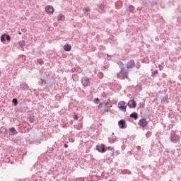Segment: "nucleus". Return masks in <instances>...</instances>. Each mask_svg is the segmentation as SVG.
<instances>
[{
	"label": "nucleus",
	"instance_id": "obj_11",
	"mask_svg": "<svg viewBox=\"0 0 181 181\" xmlns=\"http://www.w3.org/2000/svg\"><path fill=\"white\" fill-rule=\"evenodd\" d=\"M64 49L65 52H70L71 50V45L66 44L64 45Z\"/></svg>",
	"mask_w": 181,
	"mask_h": 181
},
{
	"label": "nucleus",
	"instance_id": "obj_20",
	"mask_svg": "<svg viewBox=\"0 0 181 181\" xmlns=\"http://www.w3.org/2000/svg\"><path fill=\"white\" fill-rule=\"evenodd\" d=\"M74 119H76V120L78 119V116L77 115H74Z\"/></svg>",
	"mask_w": 181,
	"mask_h": 181
},
{
	"label": "nucleus",
	"instance_id": "obj_9",
	"mask_svg": "<svg viewBox=\"0 0 181 181\" xmlns=\"http://www.w3.org/2000/svg\"><path fill=\"white\" fill-rule=\"evenodd\" d=\"M135 67V62L129 61L127 64V69H134Z\"/></svg>",
	"mask_w": 181,
	"mask_h": 181
},
{
	"label": "nucleus",
	"instance_id": "obj_18",
	"mask_svg": "<svg viewBox=\"0 0 181 181\" xmlns=\"http://www.w3.org/2000/svg\"><path fill=\"white\" fill-rule=\"evenodd\" d=\"M83 11H84V13H87V12H90V10L88 8H84Z\"/></svg>",
	"mask_w": 181,
	"mask_h": 181
},
{
	"label": "nucleus",
	"instance_id": "obj_22",
	"mask_svg": "<svg viewBox=\"0 0 181 181\" xmlns=\"http://www.w3.org/2000/svg\"><path fill=\"white\" fill-rule=\"evenodd\" d=\"M81 128H83V124H80L77 129H81Z\"/></svg>",
	"mask_w": 181,
	"mask_h": 181
},
{
	"label": "nucleus",
	"instance_id": "obj_4",
	"mask_svg": "<svg viewBox=\"0 0 181 181\" xmlns=\"http://www.w3.org/2000/svg\"><path fill=\"white\" fill-rule=\"evenodd\" d=\"M138 124L140 127H142V128H145V127H148V121H146V119L145 118L140 119Z\"/></svg>",
	"mask_w": 181,
	"mask_h": 181
},
{
	"label": "nucleus",
	"instance_id": "obj_8",
	"mask_svg": "<svg viewBox=\"0 0 181 181\" xmlns=\"http://www.w3.org/2000/svg\"><path fill=\"white\" fill-rule=\"evenodd\" d=\"M82 83L84 87H88V86H90V79L88 78H84L82 79Z\"/></svg>",
	"mask_w": 181,
	"mask_h": 181
},
{
	"label": "nucleus",
	"instance_id": "obj_24",
	"mask_svg": "<svg viewBox=\"0 0 181 181\" xmlns=\"http://www.w3.org/2000/svg\"><path fill=\"white\" fill-rule=\"evenodd\" d=\"M64 148H69V146L67 144H64Z\"/></svg>",
	"mask_w": 181,
	"mask_h": 181
},
{
	"label": "nucleus",
	"instance_id": "obj_23",
	"mask_svg": "<svg viewBox=\"0 0 181 181\" xmlns=\"http://www.w3.org/2000/svg\"><path fill=\"white\" fill-rule=\"evenodd\" d=\"M114 155H115V153H114V151H112V153H111V156H114Z\"/></svg>",
	"mask_w": 181,
	"mask_h": 181
},
{
	"label": "nucleus",
	"instance_id": "obj_1",
	"mask_svg": "<svg viewBox=\"0 0 181 181\" xmlns=\"http://www.w3.org/2000/svg\"><path fill=\"white\" fill-rule=\"evenodd\" d=\"M117 108L120 110V111H123L124 112H127V103L124 101H120L118 103Z\"/></svg>",
	"mask_w": 181,
	"mask_h": 181
},
{
	"label": "nucleus",
	"instance_id": "obj_29",
	"mask_svg": "<svg viewBox=\"0 0 181 181\" xmlns=\"http://www.w3.org/2000/svg\"><path fill=\"white\" fill-rule=\"evenodd\" d=\"M130 8H132V9H134V7H133V6H130Z\"/></svg>",
	"mask_w": 181,
	"mask_h": 181
},
{
	"label": "nucleus",
	"instance_id": "obj_2",
	"mask_svg": "<svg viewBox=\"0 0 181 181\" xmlns=\"http://www.w3.org/2000/svg\"><path fill=\"white\" fill-rule=\"evenodd\" d=\"M45 12L48 15H53V13H54V8L50 5H48L45 7Z\"/></svg>",
	"mask_w": 181,
	"mask_h": 181
},
{
	"label": "nucleus",
	"instance_id": "obj_17",
	"mask_svg": "<svg viewBox=\"0 0 181 181\" xmlns=\"http://www.w3.org/2000/svg\"><path fill=\"white\" fill-rule=\"evenodd\" d=\"M6 36V34H4L3 35H1V42H5V37Z\"/></svg>",
	"mask_w": 181,
	"mask_h": 181
},
{
	"label": "nucleus",
	"instance_id": "obj_3",
	"mask_svg": "<svg viewBox=\"0 0 181 181\" xmlns=\"http://www.w3.org/2000/svg\"><path fill=\"white\" fill-rule=\"evenodd\" d=\"M121 76H123L122 79L128 78V71H125L124 68H122L120 72L118 74V77H121Z\"/></svg>",
	"mask_w": 181,
	"mask_h": 181
},
{
	"label": "nucleus",
	"instance_id": "obj_10",
	"mask_svg": "<svg viewBox=\"0 0 181 181\" xmlns=\"http://www.w3.org/2000/svg\"><path fill=\"white\" fill-rule=\"evenodd\" d=\"M118 125L122 129L125 128V120L122 119L118 122Z\"/></svg>",
	"mask_w": 181,
	"mask_h": 181
},
{
	"label": "nucleus",
	"instance_id": "obj_19",
	"mask_svg": "<svg viewBox=\"0 0 181 181\" xmlns=\"http://www.w3.org/2000/svg\"><path fill=\"white\" fill-rule=\"evenodd\" d=\"M13 103H14V104H18V100L16 98L13 99Z\"/></svg>",
	"mask_w": 181,
	"mask_h": 181
},
{
	"label": "nucleus",
	"instance_id": "obj_15",
	"mask_svg": "<svg viewBox=\"0 0 181 181\" xmlns=\"http://www.w3.org/2000/svg\"><path fill=\"white\" fill-rule=\"evenodd\" d=\"M18 44L21 46V47H23V46H25V40L19 41Z\"/></svg>",
	"mask_w": 181,
	"mask_h": 181
},
{
	"label": "nucleus",
	"instance_id": "obj_5",
	"mask_svg": "<svg viewBox=\"0 0 181 181\" xmlns=\"http://www.w3.org/2000/svg\"><path fill=\"white\" fill-rule=\"evenodd\" d=\"M96 149L98 151V152H100L101 153H104L105 152V146L104 144H100L96 146Z\"/></svg>",
	"mask_w": 181,
	"mask_h": 181
},
{
	"label": "nucleus",
	"instance_id": "obj_14",
	"mask_svg": "<svg viewBox=\"0 0 181 181\" xmlns=\"http://www.w3.org/2000/svg\"><path fill=\"white\" fill-rule=\"evenodd\" d=\"M64 19V16L63 14H60L57 16V21H63Z\"/></svg>",
	"mask_w": 181,
	"mask_h": 181
},
{
	"label": "nucleus",
	"instance_id": "obj_12",
	"mask_svg": "<svg viewBox=\"0 0 181 181\" xmlns=\"http://www.w3.org/2000/svg\"><path fill=\"white\" fill-rule=\"evenodd\" d=\"M130 118H134V119H138V113L133 112L130 115Z\"/></svg>",
	"mask_w": 181,
	"mask_h": 181
},
{
	"label": "nucleus",
	"instance_id": "obj_28",
	"mask_svg": "<svg viewBox=\"0 0 181 181\" xmlns=\"http://www.w3.org/2000/svg\"><path fill=\"white\" fill-rule=\"evenodd\" d=\"M100 8H104V6H100Z\"/></svg>",
	"mask_w": 181,
	"mask_h": 181
},
{
	"label": "nucleus",
	"instance_id": "obj_21",
	"mask_svg": "<svg viewBox=\"0 0 181 181\" xmlns=\"http://www.w3.org/2000/svg\"><path fill=\"white\" fill-rule=\"evenodd\" d=\"M6 40H11V36L6 35Z\"/></svg>",
	"mask_w": 181,
	"mask_h": 181
},
{
	"label": "nucleus",
	"instance_id": "obj_25",
	"mask_svg": "<svg viewBox=\"0 0 181 181\" xmlns=\"http://www.w3.org/2000/svg\"><path fill=\"white\" fill-rule=\"evenodd\" d=\"M120 64L124 67V64H122V62H120Z\"/></svg>",
	"mask_w": 181,
	"mask_h": 181
},
{
	"label": "nucleus",
	"instance_id": "obj_16",
	"mask_svg": "<svg viewBox=\"0 0 181 181\" xmlns=\"http://www.w3.org/2000/svg\"><path fill=\"white\" fill-rule=\"evenodd\" d=\"M93 103L95 104H100V99L98 98H95Z\"/></svg>",
	"mask_w": 181,
	"mask_h": 181
},
{
	"label": "nucleus",
	"instance_id": "obj_13",
	"mask_svg": "<svg viewBox=\"0 0 181 181\" xmlns=\"http://www.w3.org/2000/svg\"><path fill=\"white\" fill-rule=\"evenodd\" d=\"M9 131L11 132V135H16V129H15L13 127H11L9 129Z\"/></svg>",
	"mask_w": 181,
	"mask_h": 181
},
{
	"label": "nucleus",
	"instance_id": "obj_6",
	"mask_svg": "<svg viewBox=\"0 0 181 181\" xmlns=\"http://www.w3.org/2000/svg\"><path fill=\"white\" fill-rule=\"evenodd\" d=\"M127 105L129 108H136V102L134 100H131L128 102Z\"/></svg>",
	"mask_w": 181,
	"mask_h": 181
},
{
	"label": "nucleus",
	"instance_id": "obj_27",
	"mask_svg": "<svg viewBox=\"0 0 181 181\" xmlns=\"http://www.w3.org/2000/svg\"><path fill=\"white\" fill-rule=\"evenodd\" d=\"M18 35H22V33L19 32V33H18Z\"/></svg>",
	"mask_w": 181,
	"mask_h": 181
},
{
	"label": "nucleus",
	"instance_id": "obj_26",
	"mask_svg": "<svg viewBox=\"0 0 181 181\" xmlns=\"http://www.w3.org/2000/svg\"><path fill=\"white\" fill-rule=\"evenodd\" d=\"M154 74H158V71H155Z\"/></svg>",
	"mask_w": 181,
	"mask_h": 181
},
{
	"label": "nucleus",
	"instance_id": "obj_7",
	"mask_svg": "<svg viewBox=\"0 0 181 181\" xmlns=\"http://www.w3.org/2000/svg\"><path fill=\"white\" fill-rule=\"evenodd\" d=\"M171 141L172 142H174L175 144H177V142H179V141H180V136L176 134H174L172 137H171Z\"/></svg>",
	"mask_w": 181,
	"mask_h": 181
}]
</instances>
